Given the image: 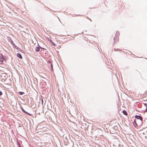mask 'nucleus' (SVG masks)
<instances>
[{
  "instance_id": "f3484780",
  "label": "nucleus",
  "mask_w": 147,
  "mask_h": 147,
  "mask_svg": "<svg viewBox=\"0 0 147 147\" xmlns=\"http://www.w3.org/2000/svg\"><path fill=\"white\" fill-rule=\"evenodd\" d=\"M18 145L19 147H21V145L19 142H18Z\"/></svg>"
},
{
  "instance_id": "f8f14e48",
  "label": "nucleus",
  "mask_w": 147,
  "mask_h": 147,
  "mask_svg": "<svg viewBox=\"0 0 147 147\" xmlns=\"http://www.w3.org/2000/svg\"><path fill=\"white\" fill-rule=\"evenodd\" d=\"M18 93L20 95H23V94H25L24 92H18Z\"/></svg>"
},
{
  "instance_id": "6e6552de",
  "label": "nucleus",
  "mask_w": 147,
  "mask_h": 147,
  "mask_svg": "<svg viewBox=\"0 0 147 147\" xmlns=\"http://www.w3.org/2000/svg\"><path fill=\"white\" fill-rule=\"evenodd\" d=\"M17 57L20 59H21L22 58V57L20 54L19 53H17Z\"/></svg>"
},
{
  "instance_id": "2eb2a0df",
  "label": "nucleus",
  "mask_w": 147,
  "mask_h": 147,
  "mask_svg": "<svg viewBox=\"0 0 147 147\" xmlns=\"http://www.w3.org/2000/svg\"><path fill=\"white\" fill-rule=\"evenodd\" d=\"M117 126H115L114 127V129H115V130L117 129Z\"/></svg>"
},
{
  "instance_id": "ddd939ff",
  "label": "nucleus",
  "mask_w": 147,
  "mask_h": 147,
  "mask_svg": "<svg viewBox=\"0 0 147 147\" xmlns=\"http://www.w3.org/2000/svg\"><path fill=\"white\" fill-rule=\"evenodd\" d=\"M54 46H56V45L53 41L51 43Z\"/></svg>"
},
{
  "instance_id": "f03ea898",
  "label": "nucleus",
  "mask_w": 147,
  "mask_h": 147,
  "mask_svg": "<svg viewBox=\"0 0 147 147\" xmlns=\"http://www.w3.org/2000/svg\"><path fill=\"white\" fill-rule=\"evenodd\" d=\"M120 34L118 31H117L116 32V34H115V37L114 38V40H117L118 38V37L119 36V35ZM114 42H115V40H114Z\"/></svg>"
},
{
  "instance_id": "7ed1b4c3",
  "label": "nucleus",
  "mask_w": 147,
  "mask_h": 147,
  "mask_svg": "<svg viewBox=\"0 0 147 147\" xmlns=\"http://www.w3.org/2000/svg\"><path fill=\"white\" fill-rule=\"evenodd\" d=\"M21 110L24 113H25V114H27V115H28L29 116H32V115L29 113H28V112L26 111L23 108H22H22H21Z\"/></svg>"
},
{
  "instance_id": "0eeeda50",
  "label": "nucleus",
  "mask_w": 147,
  "mask_h": 147,
  "mask_svg": "<svg viewBox=\"0 0 147 147\" xmlns=\"http://www.w3.org/2000/svg\"><path fill=\"white\" fill-rule=\"evenodd\" d=\"M1 58L2 59L3 61L4 60L5 61V60L6 59V56L3 55L2 54H1Z\"/></svg>"
},
{
  "instance_id": "412c9836",
  "label": "nucleus",
  "mask_w": 147,
  "mask_h": 147,
  "mask_svg": "<svg viewBox=\"0 0 147 147\" xmlns=\"http://www.w3.org/2000/svg\"><path fill=\"white\" fill-rule=\"evenodd\" d=\"M144 105L145 107H146V106H147V103H144Z\"/></svg>"
},
{
  "instance_id": "39448f33",
  "label": "nucleus",
  "mask_w": 147,
  "mask_h": 147,
  "mask_svg": "<svg viewBox=\"0 0 147 147\" xmlns=\"http://www.w3.org/2000/svg\"><path fill=\"white\" fill-rule=\"evenodd\" d=\"M137 122H136V120L135 119H134V121L133 122V125L136 128H137L138 127H139V126L137 125Z\"/></svg>"
},
{
  "instance_id": "4468645a",
  "label": "nucleus",
  "mask_w": 147,
  "mask_h": 147,
  "mask_svg": "<svg viewBox=\"0 0 147 147\" xmlns=\"http://www.w3.org/2000/svg\"><path fill=\"white\" fill-rule=\"evenodd\" d=\"M51 69L52 71H53V65L51 63Z\"/></svg>"
},
{
  "instance_id": "1a4fd4ad",
  "label": "nucleus",
  "mask_w": 147,
  "mask_h": 147,
  "mask_svg": "<svg viewBox=\"0 0 147 147\" xmlns=\"http://www.w3.org/2000/svg\"><path fill=\"white\" fill-rule=\"evenodd\" d=\"M9 42L11 43V44L12 45H13L14 44V43L13 42V41L11 39V38H10L9 40Z\"/></svg>"
},
{
  "instance_id": "aec40b11",
  "label": "nucleus",
  "mask_w": 147,
  "mask_h": 147,
  "mask_svg": "<svg viewBox=\"0 0 147 147\" xmlns=\"http://www.w3.org/2000/svg\"><path fill=\"white\" fill-rule=\"evenodd\" d=\"M2 95V92L0 90V96H1Z\"/></svg>"
},
{
  "instance_id": "a878e982",
  "label": "nucleus",
  "mask_w": 147,
  "mask_h": 147,
  "mask_svg": "<svg viewBox=\"0 0 147 147\" xmlns=\"http://www.w3.org/2000/svg\"><path fill=\"white\" fill-rule=\"evenodd\" d=\"M41 48V49H44V48H42V47H40V49Z\"/></svg>"
},
{
  "instance_id": "4be33fe9",
  "label": "nucleus",
  "mask_w": 147,
  "mask_h": 147,
  "mask_svg": "<svg viewBox=\"0 0 147 147\" xmlns=\"http://www.w3.org/2000/svg\"><path fill=\"white\" fill-rule=\"evenodd\" d=\"M19 51H20L21 52H23L22 50L21 49Z\"/></svg>"
},
{
  "instance_id": "6ab92c4d",
  "label": "nucleus",
  "mask_w": 147,
  "mask_h": 147,
  "mask_svg": "<svg viewBox=\"0 0 147 147\" xmlns=\"http://www.w3.org/2000/svg\"><path fill=\"white\" fill-rule=\"evenodd\" d=\"M48 40L49 41V42H51H51H53L52 40H51L50 39H49Z\"/></svg>"
},
{
  "instance_id": "9d476101",
  "label": "nucleus",
  "mask_w": 147,
  "mask_h": 147,
  "mask_svg": "<svg viewBox=\"0 0 147 147\" xmlns=\"http://www.w3.org/2000/svg\"><path fill=\"white\" fill-rule=\"evenodd\" d=\"M122 112L123 113V114H124V115H127V111L125 110H123V111Z\"/></svg>"
},
{
  "instance_id": "423d86ee",
  "label": "nucleus",
  "mask_w": 147,
  "mask_h": 147,
  "mask_svg": "<svg viewBox=\"0 0 147 147\" xmlns=\"http://www.w3.org/2000/svg\"><path fill=\"white\" fill-rule=\"evenodd\" d=\"M38 46L36 47L35 49V51L36 52H38L40 50V47L39 45L38 44Z\"/></svg>"
},
{
  "instance_id": "9b49d317",
  "label": "nucleus",
  "mask_w": 147,
  "mask_h": 147,
  "mask_svg": "<svg viewBox=\"0 0 147 147\" xmlns=\"http://www.w3.org/2000/svg\"><path fill=\"white\" fill-rule=\"evenodd\" d=\"M3 62V60L1 58V55H0V63L2 64Z\"/></svg>"
},
{
  "instance_id": "f257e3e1",
  "label": "nucleus",
  "mask_w": 147,
  "mask_h": 147,
  "mask_svg": "<svg viewBox=\"0 0 147 147\" xmlns=\"http://www.w3.org/2000/svg\"><path fill=\"white\" fill-rule=\"evenodd\" d=\"M143 120H136V122L137 123V125L139 126V127H140L142 124Z\"/></svg>"
},
{
  "instance_id": "393cba45",
  "label": "nucleus",
  "mask_w": 147,
  "mask_h": 147,
  "mask_svg": "<svg viewBox=\"0 0 147 147\" xmlns=\"http://www.w3.org/2000/svg\"><path fill=\"white\" fill-rule=\"evenodd\" d=\"M48 62H49V63H51V62L50 61H49V60H48Z\"/></svg>"
},
{
  "instance_id": "dca6fc26",
  "label": "nucleus",
  "mask_w": 147,
  "mask_h": 147,
  "mask_svg": "<svg viewBox=\"0 0 147 147\" xmlns=\"http://www.w3.org/2000/svg\"><path fill=\"white\" fill-rule=\"evenodd\" d=\"M12 46L13 48H15L16 49L17 47L15 44L12 45Z\"/></svg>"
},
{
  "instance_id": "b1692460",
  "label": "nucleus",
  "mask_w": 147,
  "mask_h": 147,
  "mask_svg": "<svg viewBox=\"0 0 147 147\" xmlns=\"http://www.w3.org/2000/svg\"><path fill=\"white\" fill-rule=\"evenodd\" d=\"M41 102H42V104H43V99H42Z\"/></svg>"
},
{
  "instance_id": "20e7f679",
  "label": "nucleus",
  "mask_w": 147,
  "mask_h": 147,
  "mask_svg": "<svg viewBox=\"0 0 147 147\" xmlns=\"http://www.w3.org/2000/svg\"><path fill=\"white\" fill-rule=\"evenodd\" d=\"M135 118L136 119V120H143L142 117L140 115H136Z\"/></svg>"
},
{
  "instance_id": "bb28decb",
  "label": "nucleus",
  "mask_w": 147,
  "mask_h": 147,
  "mask_svg": "<svg viewBox=\"0 0 147 147\" xmlns=\"http://www.w3.org/2000/svg\"><path fill=\"white\" fill-rule=\"evenodd\" d=\"M89 20H90L91 21H92V20H91V19H90L89 18Z\"/></svg>"
},
{
  "instance_id": "a211bd4d",
  "label": "nucleus",
  "mask_w": 147,
  "mask_h": 147,
  "mask_svg": "<svg viewBox=\"0 0 147 147\" xmlns=\"http://www.w3.org/2000/svg\"><path fill=\"white\" fill-rule=\"evenodd\" d=\"M16 49L18 51H19L20 49V48H19V47H16Z\"/></svg>"
},
{
  "instance_id": "5701e85b",
  "label": "nucleus",
  "mask_w": 147,
  "mask_h": 147,
  "mask_svg": "<svg viewBox=\"0 0 147 147\" xmlns=\"http://www.w3.org/2000/svg\"><path fill=\"white\" fill-rule=\"evenodd\" d=\"M146 107V108L145 110H146V111L147 112V106Z\"/></svg>"
}]
</instances>
